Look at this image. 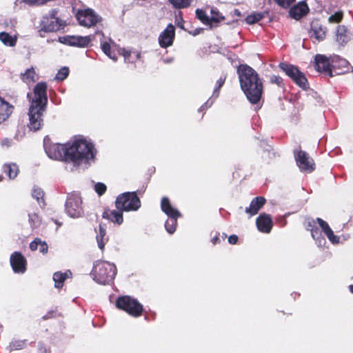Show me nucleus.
Wrapping results in <instances>:
<instances>
[{
    "label": "nucleus",
    "mask_w": 353,
    "mask_h": 353,
    "mask_svg": "<svg viewBox=\"0 0 353 353\" xmlns=\"http://www.w3.org/2000/svg\"><path fill=\"white\" fill-rule=\"evenodd\" d=\"M13 110V106L0 97V124L6 121Z\"/></svg>",
    "instance_id": "nucleus-26"
},
{
    "label": "nucleus",
    "mask_w": 353,
    "mask_h": 353,
    "mask_svg": "<svg viewBox=\"0 0 353 353\" xmlns=\"http://www.w3.org/2000/svg\"><path fill=\"white\" fill-rule=\"evenodd\" d=\"M161 208L169 217L165 223V230L168 233L173 234L176 230L177 219L181 216V213L172 206L168 197H163L161 199Z\"/></svg>",
    "instance_id": "nucleus-7"
},
{
    "label": "nucleus",
    "mask_w": 353,
    "mask_h": 353,
    "mask_svg": "<svg viewBox=\"0 0 353 353\" xmlns=\"http://www.w3.org/2000/svg\"><path fill=\"white\" fill-rule=\"evenodd\" d=\"M116 305L118 308L125 311L134 317L141 316L143 312L142 305L137 299L130 296L119 297Z\"/></svg>",
    "instance_id": "nucleus-8"
},
{
    "label": "nucleus",
    "mask_w": 353,
    "mask_h": 353,
    "mask_svg": "<svg viewBox=\"0 0 353 353\" xmlns=\"http://www.w3.org/2000/svg\"><path fill=\"white\" fill-rule=\"evenodd\" d=\"M76 17L79 23L86 28L95 26L101 21V17L90 8L78 10Z\"/></svg>",
    "instance_id": "nucleus-10"
},
{
    "label": "nucleus",
    "mask_w": 353,
    "mask_h": 353,
    "mask_svg": "<svg viewBox=\"0 0 353 353\" xmlns=\"http://www.w3.org/2000/svg\"><path fill=\"white\" fill-rule=\"evenodd\" d=\"M270 81L272 83H275V84L278 85L279 86L281 85L282 81H283L282 79L280 77L276 76V75L271 76Z\"/></svg>",
    "instance_id": "nucleus-45"
},
{
    "label": "nucleus",
    "mask_w": 353,
    "mask_h": 353,
    "mask_svg": "<svg viewBox=\"0 0 353 353\" xmlns=\"http://www.w3.org/2000/svg\"><path fill=\"white\" fill-rule=\"evenodd\" d=\"M305 225L307 229L310 230L312 238L316 241L319 246H321L325 243V239L315 226L314 220L307 219L305 222Z\"/></svg>",
    "instance_id": "nucleus-21"
},
{
    "label": "nucleus",
    "mask_w": 353,
    "mask_h": 353,
    "mask_svg": "<svg viewBox=\"0 0 353 353\" xmlns=\"http://www.w3.org/2000/svg\"><path fill=\"white\" fill-rule=\"evenodd\" d=\"M274 1L281 7L286 8L292 4L295 0H274Z\"/></svg>",
    "instance_id": "nucleus-44"
},
{
    "label": "nucleus",
    "mask_w": 353,
    "mask_h": 353,
    "mask_svg": "<svg viewBox=\"0 0 353 353\" xmlns=\"http://www.w3.org/2000/svg\"><path fill=\"white\" fill-rule=\"evenodd\" d=\"M72 276V272L70 270L63 273L61 272H57L53 275V281H54V287L57 288H61L65 280Z\"/></svg>",
    "instance_id": "nucleus-28"
},
{
    "label": "nucleus",
    "mask_w": 353,
    "mask_h": 353,
    "mask_svg": "<svg viewBox=\"0 0 353 353\" xmlns=\"http://www.w3.org/2000/svg\"><path fill=\"white\" fill-rule=\"evenodd\" d=\"M309 33L312 38L320 41L325 38L326 29L317 22H312Z\"/></svg>",
    "instance_id": "nucleus-25"
},
{
    "label": "nucleus",
    "mask_w": 353,
    "mask_h": 353,
    "mask_svg": "<svg viewBox=\"0 0 353 353\" xmlns=\"http://www.w3.org/2000/svg\"><path fill=\"white\" fill-rule=\"evenodd\" d=\"M238 241V236L236 235H231L228 238V241L230 244H235Z\"/></svg>",
    "instance_id": "nucleus-51"
},
{
    "label": "nucleus",
    "mask_w": 353,
    "mask_h": 353,
    "mask_svg": "<svg viewBox=\"0 0 353 353\" xmlns=\"http://www.w3.org/2000/svg\"><path fill=\"white\" fill-rule=\"evenodd\" d=\"M59 41L68 46L84 48L89 45L91 37L90 36H65L59 37Z\"/></svg>",
    "instance_id": "nucleus-14"
},
{
    "label": "nucleus",
    "mask_w": 353,
    "mask_h": 353,
    "mask_svg": "<svg viewBox=\"0 0 353 353\" xmlns=\"http://www.w3.org/2000/svg\"><path fill=\"white\" fill-rule=\"evenodd\" d=\"M25 134V128L24 127H21L18 129L17 132L16 134V138L19 140L21 139Z\"/></svg>",
    "instance_id": "nucleus-50"
},
{
    "label": "nucleus",
    "mask_w": 353,
    "mask_h": 353,
    "mask_svg": "<svg viewBox=\"0 0 353 353\" xmlns=\"http://www.w3.org/2000/svg\"><path fill=\"white\" fill-rule=\"evenodd\" d=\"M43 147L46 153L51 159L69 163V159H68L69 143L66 144L53 143L48 137H46L43 139Z\"/></svg>",
    "instance_id": "nucleus-5"
},
{
    "label": "nucleus",
    "mask_w": 353,
    "mask_h": 353,
    "mask_svg": "<svg viewBox=\"0 0 353 353\" xmlns=\"http://www.w3.org/2000/svg\"><path fill=\"white\" fill-rule=\"evenodd\" d=\"M225 81V76H221L216 83V86L214 89L212 97L217 98L219 94V90L223 86L224 82Z\"/></svg>",
    "instance_id": "nucleus-38"
},
{
    "label": "nucleus",
    "mask_w": 353,
    "mask_h": 353,
    "mask_svg": "<svg viewBox=\"0 0 353 353\" xmlns=\"http://www.w3.org/2000/svg\"><path fill=\"white\" fill-rule=\"evenodd\" d=\"M68 74H69L68 68L67 67H63L58 71V72L55 77V79L57 81H63L67 78V77L68 76Z\"/></svg>",
    "instance_id": "nucleus-40"
},
{
    "label": "nucleus",
    "mask_w": 353,
    "mask_h": 353,
    "mask_svg": "<svg viewBox=\"0 0 353 353\" xmlns=\"http://www.w3.org/2000/svg\"><path fill=\"white\" fill-rule=\"evenodd\" d=\"M196 14L199 19L205 24L210 25L211 27L212 26V23L219 22L224 19V17L220 15L219 12L215 9L211 10L210 17L207 16L204 11L199 9L196 10Z\"/></svg>",
    "instance_id": "nucleus-16"
},
{
    "label": "nucleus",
    "mask_w": 353,
    "mask_h": 353,
    "mask_svg": "<svg viewBox=\"0 0 353 353\" xmlns=\"http://www.w3.org/2000/svg\"><path fill=\"white\" fill-rule=\"evenodd\" d=\"M353 38V31L344 26H339L336 32V41L341 46L345 45Z\"/></svg>",
    "instance_id": "nucleus-18"
},
{
    "label": "nucleus",
    "mask_w": 353,
    "mask_h": 353,
    "mask_svg": "<svg viewBox=\"0 0 353 353\" xmlns=\"http://www.w3.org/2000/svg\"><path fill=\"white\" fill-rule=\"evenodd\" d=\"M29 223L32 228H37L40 223V219L36 213L29 214Z\"/></svg>",
    "instance_id": "nucleus-42"
},
{
    "label": "nucleus",
    "mask_w": 353,
    "mask_h": 353,
    "mask_svg": "<svg viewBox=\"0 0 353 353\" xmlns=\"http://www.w3.org/2000/svg\"><path fill=\"white\" fill-rule=\"evenodd\" d=\"M176 8H185L190 5L192 0H169Z\"/></svg>",
    "instance_id": "nucleus-36"
},
{
    "label": "nucleus",
    "mask_w": 353,
    "mask_h": 353,
    "mask_svg": "<svg viewBox=\"0 0 353 353\" xmlns=\"http://www.w3.org/2000/svg\"><path fill=\"white\" fill-rule=\"evenodd\" d=\"M316 221L318 223L319 227L321 228L322 231L326 235L328 240L332 244H338L340 243V236H336L334 234L333 230L331 229V228L326 221H325L321 218H317Z\"/></svg>",
    "instance_id": "nucleus-20"
},
{
    "label": "nucleus",
    "mask_w": 353,
    "mask_h": 353,
    "mask_svg": "<svg viewBox=\"0 0 353 353\" xmlns=\"http://www.w3.org/2000/svg\"><path fill=\"white\" fill-rule=\"evenodd\" d=\"M81 199L78 194L72 193L68 196L65 202V211L72 218H77L82 214Z\"/></svg>",
    "instance_id": "nucleus-11"
},
{
    "label": "nucleus",
    "mask_w": 353,
    "mask_h": 353,
    "mask_svg": "<svg viewBox=\"0 0 353 353\" xmlns=\"http://www.w3.org/2000/svg\"><path fill=\"white\" fill-rule=\"evenodd\" d=\"M105 229L102 227V225L99 226V234L97 236V241L98 243V246L100 248V250H103L105 246V241L104 237L105 236Z\"/></svg>",
    "instance_id": "nucleus-34"
},
{
    "label": "nucleus",
    "mask_w": 353,
    "mask_h": 353,
    "mask_svg": "<svg viewBox=\"0 0 353 353\" xmlns=\"http://www.w3.org/2000/svg\"><path fill=\"white\" fill-rule=\"evenodd\" d=\"M242 90L250 103L256 104L261 99L263 86L257 72L248 65H241L237 69Z\"/></svg>",
    "instance_id": "nucleus-2"
},
{
    "label": "nucleus",
    "mask_w": 353,
    "mask_h": 353,
    "mask_svg": "<svg viewBox=\"0 0 353 353\" xmlns=\"http://www.w3.org/2000/svg\"><path fill=\"white\" fill-rule=\"evenodd\" d=\"M94 190L101 196L106 191V185L103 183H97L94 185Z\"/></svg>",
    "instance_id": "nucleus-43"
},
{
    "label": "nucleus",
    "mask_w": 353,
    "mask_h": 353,
    "mask_svg": "<svg viewBox=\"0 0 353 353\" xmlns=\"http://www.w3.org/2000/svg\"><path fill=\"white\" fill-rule=\"evenodd\" d=\"M3 171L10 179H14L19 172V168L14 163L7 164L3 167Z\"/></svg>",
    "instance_id": "nucleus-32"
},
{
    "label": "nucleus",
    "mask_w": 353,
    "mask_h": 353,
    "mask_svg": "<svg viewBox=\"0 0 353 353\" xmlns=\"http://www.w3.org/2000/svg\"><path fill=\"white\" fill-rule=\"evenodd\" d=\"M68 159L74 167H86L94 161L97 150L90 141L80 137L69 142Z\"/></svg>",
    "instance_id": "nucleus-3"
},
{
    "label": "nucleus",
    "mask_w": 353,
    "mask_h": 353,
    "mask_svg": "<svg viewBox=\"0 0 353 353\" xmlns=\"http://www.w3.org/2000/svg\"><path fill=\"white\" fill-rule=\"evenodd\" d=\"M41 243V239H36L33 241H32L30 244V248L31 250L34 251L39 248V243Z\"/></svg>",
    "instance_id": "nucleus-46"
},
{
    "label": "nucleus",
    "mask_w": 353,
    "mask_h": 353,
    "mask_svg": "<svg viewBox=\"0 0 353 353\" xmlns=\"http://www.w3.org/2000/svg\"><path fill=\"white\" fill-rule=\"evenodd\" d=\"M36 73L33 68L27 69L24 74H22V80L30 83L35 81Z\"/></svg>",
    "instance_id": "nucleus-33"
},
{
    "label": "nucleus",
    "mask_w": 353,
    "mask_h": 353,
    "mask_svg": "<svg viewBox=\"0 0 353 353\" xmlns=\"http://www.w3.org/2000/svg\"><path fill=\"white\" fill-rule=\"evenodd\" d=\"M123 211L115 210H106L103 213V217L107 219L110 221L121 225L123 223Z\"/></svg>",
    "instance_id": "nucleus-27"
},
{
    "label": "nucleus",
    "mask_w": 353,
    "mask_h": 353,
    "mask_svg": "<svg viewBox=\"0 0 353 353\" xmlns=\"http://www.w3.org/2000/svg\"><path fill=\"white\" fill-rule=\"evenodd\" d=\"M10 262L15 273L23 274L26 272L27 261L21 252H13L10 256Z\"/></svg>",
    "instance_id": "nucleus-13"
},
{
    "label": "nucleus",
    "mask_w": 353,
    "mask_h": 353,
    "mask_svg": "<svg viewBox=\"0 0 353 353\" xmlns=\"http://www.w3.org/2000/svg\"><path fill=\"white\" fill-rule=\"evenodd\" d=\"M23 1L29 5L40 6L43 4V0H23Z\"/></svg>",
    "instance_id": "nucleus-48"
},
{
    "label": "nucleus",
    "mask_w": 353,
    "mask_h": 353,
    "mask_svg": "<svg viewBox=\"0 0 353 353\" xmlns=\"http://www.w3.org/2000/svg\"><path fill=\"white\" fill-rule=\"evenodd\" d=\"M92 274L93 279L98 283L107 285L114 280L117 274V268L114 263L97 261L94 264Z\"/></svg>",
    "instance_id": "nucleus-4"
},
{
    "label": "nucleus",
    "mask_w": 353,
    "mask_h": 353,
    "mask_svg": "<svg viewBox=\"0 0 353 353\" xmlns=\"http://www.w3.org/2000/svg\"><path fill=\"white\" fill-rule=\"evenodd\" d=\"M175 37V28L169 24L159 37V43L161 48H166L172 45Z\"/></svg>",
    "instance_id": "nucleus-15"
},
{
    "label": "nucleus",
    "mask_w": 353,
    "mask_h": 353,
    "mask_svg": "<svg viewBox=\"0 0 353 353\" xmlns=\"http://www.w3.org/2000/svg\"><path fill=\"white\" fill-rule=\"evenodd\" d=\"M39 249L40 252H41L43 254L47 253L48 249L47 243L41 241V243H39Z\"/></svg>",
    "instance_id": "nucleus-47"
},
{
    "label": "nucleus",
    "mask_w": 353,
    "mask_h": 353,
    "mask_svg": "<svg viewBox=\"0 0 353 353\" xmlns=\"http://www.w3.org/2000/svg\"><path fill=\"white\" fill-rule=\"evenodd\" d=\"M308 11L307 3L302 1L290 9V14L293 19L298 20L305 16Z\"/></svg>",
    "instance_id": "nucleus-22"
},
{
    "label": "nucleus",
    "mask_w": 353,
    "mask_h": 353,
    "mask_svg": "<svg viewBox=\"0 0 353 353\" xmlns=\"http://www.w3.org/2000/svg\"><path fill=\"white\" fill-rule=\"evenodd\" d=\"M115 205L121 211H137L141 207V201L135 192H127L117 197Z\"/></svg>",
    "instance_id": "nucleus-6"
},
{
    "label": "nucleus",
    "mask_w": 353,
    "mask_h": 353,
    "mask_svg": "<svg viewBox=\"0 0 353 353\" xmlns=\"http://www.w3.org/2000/svg\"><path fill=\"white\" fill-rule=\"evenodd\" d=\"M43 28L48 32H55L63 26V21L54 15H51L46 21H43Z\"/></svg>",
    "instance_id": "nucleus-24"
},
{
    "label": "nucleus",
    "mask_w": 353,
    "mask_h": 353,
    "mask_svg": "<svg viewBox=\"0 0 353 353\" xmlns=\"http://www.w3.org/2000/svg\"><path fill=\"white\" fill-rule=\"evenodd\" d=\"M279 67L299 86L303 89H307L308 88L306 77L303 73L299 71L298 68L285 63H280Z\"/></svg>",
    "instance_id": "nucleus-9"
},
{
    "label": "nucleus",
    "mask_w": 353,
    "mask_h": 353,
    "mask_svg": "<svg viewBox=\"0 0 353 353\" xmlns=\"http://www.w3.org/2000/svg\"><path fill=\"white\" fill-rule=\"evenodd\" d=\"M30 105L28 111L29 124L31 130H39L43 125V114L48 102L47 85L44 82L38 83L33 93L28 94Z\"/></svg>",
    "instance_id": "nucleus-1"
},
{
    "label": "nucleus",
    "mask_w": 353,
    "mask_h": 353,
    "mask_svg": "<svg viewBox=\"0 0 353 353\" xmlns=\"http://www.w3.org/2000/svg\"><path fill=\"white\" fill-rule=\"evenodd\" d=\"M117 46L114 43L112 45L110 44V42H104L101 44V49L103 52L111 59L114 61H117V58L116 54L114 52Z\"/></svg>",
    "instance_id": "nucleus-30"
},
{
    "label": "nucleus",
    "mask_w": 353,
    "mask_h": 353,
    "mask_svg": "<svg viewBox=\"0 0 353 353\" xmlns=\"http://www.w3.org/2000/svg\"><path fill=\"white\" fill-rule=\"evenodd\" d=\"M234 14H235L236 16H240V15H241V12H240V11H239L238 10H234Z\"/></svg>",
    "instance_id": "nucleus-54"
},
{
    "label": "nucleus",
    "mask_w": 353,
    "mask_h": 353,
    "mask_svg": "<svg viewBox=\"0 0 353 353\" xmlns=\"http://www.w3.org/2000/svg\"><path fill=\"white\" fill-rule=\"evenodd\" d=\"M32 195L33 198H34L37 202L40 204L41 202H43V191L38 187H34L32 190Z\"/></svg>",
    "instance_id": "nucleus-37"
},
{
    "label": "nucleus",
    "mask_w": 353,
    "mask_h": 353,
    "mask_svg": "<svg viewBox=\"0 0 353 353\" xmlns=\"http://www.w3.org/2000/svg\"><path fill=\"white\" fill-rule=\"evenodd\" d=\"M2 330H3V327H2V325L0 324V333L2 332Z\"/></svg>",
    "instance_id": "nucleus-55"
},
{
    "label": "nucleus",
    "mask_w": 353,
    "mask_h": 353,
    "mask_svg": "<svg viewBox=\"0 0 353 353\" xmlns=\"http://www.w3.org/2000/svg\"><path fill=\"white\" fill-rule=\"evenodd\" d=\"M263 17L264 14L261 12L252 13L245 18V21L248 24H254L259 21Z\"/></svg>",
    "instance_id": "nucleus-35"
},
{
    "label": "nucleus",
    "mask_w": 353,
    "mask_h": 353,
    "mask_svg": "<svg viewBox=\"0 0 353 353\" xmlns=\"http://www.w3.org/2000/svg\"><path fill=\"white\" fill-rule=\"evenodd\" d=\"M26 345V341L23 340H14L10 344V347L11 350H21Z\"/></svg>",
    "instance_id": "nucleus-41"
},
{
    "label": "nucleus",
    "mask_w": 353,
    "mask_h": 353,
    "mask_svg": "<svg viewBox=\"0 0 353 353\" xmlns=\"http://www.w3.org/2000/svg\"><path fill=\"white\" fill-rule=\"evenodd\" d=\"M343 17V12L342 11H339L330 15L328 18V21L330 23H338L341 21Z\"/></svg>",
    "instance_id": "nucleus-39"
},
{
    "label": "nucleus",
    "mask_w": 353,
    "mask_h": 353,
    "mask_svg": "<svg viewBox=\"0 0 353 353\" xmlns=\"http://www.w3.org/2000/svg\"><path fill=\"white\" fill-rule=\"evenodd\" d=\"M315 68L319 72H324L332 77L331 65L327 57L322 54H317L314 59Z\"/></svg>",
    "instance_id": "nucleus-17"
},
{
    "label": "nucleus",
    "mask_w": 353,
    "mask_h": 353,
    "mask_svg": "<svg viewBox=\"0 0 353 353\" xmlns=\"http://www.w3.org/2000/svg\"><path fill=\"white\" fill-rule=\"evenodd\" d=\"M213 102H214V101H213V100H212L211 99H209L206 101V103H205L204 105H203L199 108V111H201H201H203L205 109H207V108H210V107L212 105Z\"/></svg>",
    "instance_id": "nucleus-49"
},
{
    "label": "nucleus",
    "mask_w": 353,
    "mask_h": 353,
    "mask_svg": "<svg viewBox=\"0 0 353 353\" xmlns=\"http://www.w3.org/2000/svg\"><path fill=\"white\" fill-rule=\"evenodd\" d=\"M0 41L7 46L14 47L16 46L17 37L16 35L12 36L6 32H0Z\"/></svg>",
    "instance_id": "nucleus-31"
},
{
    "label": "nucleus",
    "mask_w": 353,
    "mask_h": 353,
    "mask_svg": "<svg viewBox=\"0 0 353 353\" xmlns=\"http://www.w3.org/2000/svg\"><path fill=\"white\" fill-rule=\"evenodd\" d=\"M119 53L122 54L126 63H134L140 58V53L137 51L122 49L119 51Z\"/></svg>",
    "instance_id": "nucleus-29"
},
{
    "label": "nucleus",
    "mask_w": 353,
    "mask_h": 353,
    "mask_svg": "<svg viewBox=\"0 0 353 353\" xmlns=\"http://www.w3.org/2000/svg\"><path fill=\"white\" fill-rule=\"evenodd\" d=\"M256 224L258 230L263 233H270L272 228V221L270 216L265 213L259 216Z\"/></svg>",
    "instance_id": "nucleus-19"
},
{
    "label": "nucleus",
    "mask_w": 353,
    "mask_h": 353,
    "mask_svg": "<svg viewBox=\"0 0 353 353\" xmlns=\"http://www.w3.org/2000/svg\"><path fill=\"white\" fill-rule=\"evenodd\" d=\"M1 179H2V176H0V181H1Z\"/></svg>",
    "instance_id": "nucleus-56"
},
{
    "label": "nucleus",
    "mask_w": 353,
    "mask_h": 353,
    "mask_svg": "<svg viewBox=\"0 0 353 353\" xmlns=\"http://www.w3.org/2000/svg\"><path fill=\"white\" fill-rule=\"evenodd\" d=\"M296 165L304 172H312L315 169V164L312 159L304 151L299 150L294 154Z\"/></svg>",
    "instance_id": "nucleus-12"
},
{
    "label": "nucleus",
    "mask_w": 353,
    "mask_h": 353,
    "mask_svg": "<svg viewBox=\"0 0 353 353\" xmlns=\"http://www.w3.org/2000/svg\"><path fill=\"white\" fill-rule=\"evenodd\" d=\"M172 61H173L172 58H171V59H165L163 60V62L168 63L172 62Z\"/></svg>",
    "instance_id": "nucleus-53"
},
{
    "label": "nucleus",
    "mask_w": 353,
    "mask_h": 353,
    "mask_svg": "<svg viewBox=\"0 0 353 353\" xmlns=\"http://www.w3.org/2000/svg\"><path fill=\"white\" fill-rule=\"evenodd\" d=\"M265 203V199L262 196H257L253 199L250 206L245 208V212L250 216H254L258 213L259 210Z\"/></svg>",
    "instance_id": "nucleus-23"
},
{
    "label": "nucleus",
    "mask_w": 353,
    "mask_h": 353,
    "mask_svg": "<svg viewBox=\"0 0 353 353\" xmlns=\"http://www.w3.org/2000/svg\"><path fill=\"white\" fill-rule=\"evenodd\" d=\"M220 241L218 236H214L212 239V242L213 244H216Z\"/></svg>",
    "instance_id": "nucleus-52"
}]
</instances>
